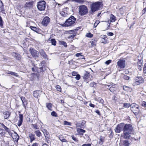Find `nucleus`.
Wrapping results in <instances>:
<instances>
[{
	"label": "nucleus",
	"instance_id": "27",
	"mask_svg": "<svg viewBox=\"0 0 146 146\" xmlns=\"http://www.w3.org/2000/svg\"><path fill=\"white\" fill-rule=\"evenodd\" d=\"M14 56L15 58L18 60H20L21 59L20 55L18 53H15Z\"/></svg>",
	"mask_w": 146,
	"mask_h": 146
},
{
	"label": "nucleus",
	"instance_id": "33",
	"mask_svg": "<svg viewBox=\"0 0 146 146\" xmlns=\"http://www.w3.org/2000/svg\"><path fill=\"white\" fill-rule=\"evenodd\" d=\"M52 45L55 46L56 44V42L55 39H52L50 40Z\"/></svg>",
	"mask_w": 146,
	"mask_h": 146
},
{
	"label": "nucleus",
	"instance_id": "62",
	"mask_svg": "<svg viewBox=\"0 0 146 146\" xmlns=\"http://www.w3.org/2000/svg\"><path fill=\"white\" fill-rule=\"evenodd\" d=\"M31 146H38L37 143H35L33 144Z\"/></svg>",
	"mask_w": 146,
	"mask_h": 146
},
{
	"label": "nucleus",
	"instance_id": "21",
	"mask_svg": "<svg viewBox=\"0 0 146 146\" xmlns=\"http://www.w3.org/2000/svg\"><path fill=\"white\" fill-rule=\"evenodd\" d=\"M8 72H7V74H10L13 76H15L17 77H19V76L18 75V74L16 72L9 71H8Z\"/></svg>",
	"mask_w": 146,
	"mask_h": 146
},
{
	"label": "nucleus",
	"instance_id": "15",
	"mask_svg": "<svg viewBox=\"0 0 146 146\" xmlns=\"http://www.w3.org/2000/svg\"><path fill=\"white\" fill-rule=\"evenodd\" d=\"M12 138L16 142H17L19 139V136L17 133L14 132L13 134L12 135Z\"/></svg>",
	"mask_w": 146,
	"mask_h": 146
},
{
	"label": "nucleus",
	"instance_id": "40",
	"mask_svg": "<svg viewBox=\"0 0 146 146\" xmlns=\"http://www.w3.org/2000/svg\"><path fill=\"white\" fill-rule=\"evenodd\" d=\"M90 86L91 87L95 88L96 86V83L94 82H92L90 83Z\"/></svg>",
	"mask_w": 146,
	"mask_h": 146
},
{
	"label": "nucleus",
	"instance_id": "23",
	"mask_svg": "<svg viewBox=\"0 0 146 146\" xmlns=\"http://www.w3.org/2000/svg\"><path fill=\"white\" fill-rule=\"evenodd\" d=\"M52 104L50 103H47L46 104V106L47 108L50 110H52Z\"/></svg>",
	"mask_w": 146,
	"mask_h": 146
},
{
	"label": "nucleus",
	"instance_id": "5",
	"mask_svg": "<svg viewBox=\"0 0 146 146\" xmlns=\"http://www.w3.org/2000/svg\"><path fill=\"white\" fill-rule=\"evenodd\" d=\"M46 3L44 1H42L38 2L37 7L40 11L44 10L45 8Z\"/></svg>",
	"mask_w": 146,
	"mask_h": 146
},
{
	"label": "nucleus",
	"instance_id": "45",
	"mask_svg": "<svg viewBox=\"0 0 146 146\" xmlns=\"http://www.w3.org/2000/svg\"><path fill=\"white\" fill-rule=\"evenodd\" d=\"M64 124L66 125H71V123L66 121H64Z\"/></svg>",
	"mask_w": 146,
	"mask_h": 146
},
{
	"label": "nucleus",
	"instance_id": "2",
	"mask_svg": "<svg viewBox=\"0 0 146 146\" xmlns=\"http://www.w3.org/2000/svg\"><path fill=\"white\" fill-rule=\"evenodd\" d=\"M102 4L101 2H96L92 4L91 6V10L89 11L90 14H92L95 11L99 10Z\"/></svg>",
	"mask_w": 146,
	"mask_h": 146
},
{
	"label": "nucleus",
	"instance_id": "7",
	"mask_svg": "<svg viewBox=\"0 0 146 146\" xmlns=\"http://www.w3.org/2000/svg\"><path fill=\"white\" fill-rule=\"evenodd\" d=\"M124 123H122L118 124L115 129V131L116 133H119L121 131H123Z\"/></svg>",
	"mask_w": 146,
	"mask_h": 146
},
{
	"label": "nucleus",
	"instance_id": "55",
	"mask_svg": "<svg viewBox=\"0 0 146 146\" xmlns=\"http://www.w3.org/2000/svg\"><path fill=\"white\" fill-rule=\"evenodd\" d=\"M111 60H108L106 62L105 64L107 65H108L111 62Z\"/></svg>",
	"mask_w": 146,
	"mask_h": 146
},
{
	"label": "nucleus",
	"instance_id": "30",
	"mask_svg": "<svg viewBox=\"0 0 146 146\" xmlns=\"http://www.w3.org/2000/svg\"><path fill=\"white\" fill-rule=\"evenodd\" d=\"M38 91H34L33 92V94L35 98H38V97L39 96V93L38 92Z\"/></svg>",
	"mask_w": 146,
	"mask_h": 146
},
{
	"label": "nucleus",
	"instance_id": "42",
	"mask_svg": "<svg viewBox=\"0 0 146 146\" xmlns=\"http://www.w3.org/2000/svg\"><path fill=\"white\" fill-rule=\"evenodd\" d=\"M130 106V105L129 104L127 103H124L123 104V106L125 108H128Z\"/></svg>",
	"mask_w": 146,
	"mask_h": 146
},
{
	"label": "nucleus",
	"instance_id": "61",
	"mask_svg": "<svg viewBox=\"0 0 146 146\" xmlns=\"http://www.w3.org/2000/svg\"><path fill=\"white\" fill-rule=\"evenodd\" d=\"M4 129L7 132H9L10 130L6 126L4 128Z\"/></svg>",
	"mask_w": 146,
	"mask_h": 146
},
{
	"label": "nucleus",
	"instance_id": "59",
	"mask_svg": "<svg viewBox=\"0 0 146 146\" xmlns=\"http://www.w3.org/2000/svg\"><path fill=\"white\" fill-rule=\"evenodd\" d=\"M82 53H78L76 54V56L77 57H79V56H80L82 55Z\"/></svg>",
	"mask_w": 146,
	"mask_h": 146
},
{
	"label": "nucleus",
	"instance_id": "54",
	"mask_svg": "<svg viewBox=\"0 0 146 146\" xmlns=\"http://www.w3.org/2000/svg\"><path fill=\"white\" fill-rule=\"evenodd\" d=\"M112 99L113 100L114 102H115L117 100V98L116 97V96L114 95L113 96Z\"/></svg>",
	"mask_w": 146,
	"mask_h": 146
},
{
	"label": "nucleus",
	"instance_id": "8",
	"mask_svg": "<svg viewBox=\"0 0 146 146\" xmlns=\"http://www.w3.org/2000/svg\"><path fill=\"white\" fill-rule=\"evenodd\" d=\"M135 82L133 83L134 85H138L144 82V80L143 78L141 77H136L134 79Z\"/></svg>",
	"mask_w": 146,
	"mask_h": 146
},
{
	"label": "nucleus",
	"instance_id": "57",
	"mask_svg": "<svg viewBox=\"0 0 146 146\" xmlns=\"http://www.w3.org/2000/svg\"><path fill=\"white\" fill-rule=\"evenodd\" d=\"M90 43H91L92 46H94L96 45V44L93 41H91L90 42Z\"/></svg>",
	"mask_w": 146,
	"mask_h": 146
},
{
	"label": "nucleus",
	"instance_id": "11",
	"mask_svg": "<svg viewBox=\"0 0 146 146\" xmlns=\"http://www.w3.org/2000/svg\"><path fill=\"white\" fill-rule=\"evenodd\" d=\"M33 1L27 2L25 4L24 7L27 9H30L33 7Z\"/></svg>",
	"mask_w": 146,
	"mask_h": 146
},
{
	"label": "nucleus",
	"instance_id": "48",
	"mask_svg": "<svg viewBox=\"0 0 146 146\" xmlns=\"http://www.w3.org/2000/svg\"><path fill=\"white\" fill-rule=\"evenodd\" d=\"M123 78L125 80H128L130 78L129 76H128L127 75H125L124 76Z\"/></svg>",
	"mask_w": 146,
	"mask_h": 146
},
{
	"label": "nucleus",
	"instance_id": "63",
	"mask_svg": "<svg viewBox=\"0 0 146 146\" xmlns=\"http://www.w3.org/2000/svg\"><path fill=\"white\" fill-rule=\"evenodd\" d=\"M82 146H91V144L90 143L84 144Z\"/></svg>",
	"mask_w": 146,
	"mask_h": 146
},
{
	"label": "nucleus",
	"instance_id": "52",
	"mask_svg": "<svg viewBox=\"0 0 146 146\" xmlns=\"http://www.w3.org/2000/svg\"><path fill=\"white\" fill-rule=\"evenodd\" d=\"M141 105L143 106H145L146 107V102L145 101H143L141 103Z\"/></svg>",
	"mask_w": 146,
	"mask_h": 146
},
{
	"label": "nucleus",
	"instance_id": "1",
	"mask_svg": "<svg viewBox=\"0 0 146 146\" xmlns=\"http://www.w3.org/2000/svg\"><path fill=\"white\" fill-rule=\"evenodd\" d=\"M133 131V128L131 125L124 124L123 130L124 138L128 139L130 137V135Z\"/></svg>",
	"mask_w": 146,
	"mask_h": 146
},
{
	"label": "nucleus",
	"instance_id": "26",
	"mask_svg": "<svg viewBox=\"0 0 146 146\" xmlns=\"http://www.w3.org/2000/svg\"><path fill=\"white\" fill-rule=\"evenodd\" d=\"M34 133L36 134V136L38 137H40L42 134L41 132L38 130L35 131Z\"/></svg>",
	"mask_w": 146,
	"mask_h": 146
},
{
	"label": "nucleus",
	"instance_id": "50",
	"mask_svg": "<svg viewBox=\"0 0 146 146\" xmlns=\"http://www.w3.org/2000/svg\"><path fill=\"white\" fill-rule=\"evenodd\" d=\"M143 71L144 73H146V63L144 65V66L143 68Z\"/></svg>",
	"mask_w": 146,
	"mask_h": 146
},
{
	"label": "nucleus",
	"instance_id": "22",
	"mask_svg": "<svg viewBox=\"0 0 146 146\" xmlns=\"http://www.w3.org/2000/svg\"><path fill=\"white\" fill-rule=\"evenodd\" d=\"M76 126L77 129H78V128H84V125H83L82 123H76Z\"/></svg>",
	"mask_w": 146,
	"mask_h": 146
},
{
	"label": "nucleus",
	"instance_id": "25",
	"mask_svg": "<svg viewBox=\"0 0 146 146\" xmlns=\"http://www.w3.org/2000/svg\"><path fill=\"white\" fill-rule=\"evenodd\" d=\"M21 99L23 102V104L24 106H25V105L27 104V102L26 101L25 98L23 97H21Z\"/></svg>",
	"mask_w": 146,
	"mask_h": 146
},
{
	"label": "nucleus",
	"instance_id": "9",
	"mask_svg": "<svg viewBox=\"0 0 146 146\" xmlns=\"http://www.w3.org/2000/svg\"><path fill=\"white\" fill-rule=\"evenodd\" d=\"M50 22V19L47 16H46L43 19L42 23L44 26H46Z\"/></svg>",
	"mask_w": 146,
	"mask_h": 146
},
{
	"label": "nucleus",
	"instance_id": "32",
	"mask_svg": "<svg viewBox=\"0 0 146 146\" xmlns=\"http://www.w3.org/2000/svg\"><path fill=\"white\" fill-rule=\"evenodd\" d=\"M106 37L105 36H103V37H101V41L102 43H103L104 44H106V43L107 41L106 40Z\"/></svg>",
	"mask_w": 146,
	"mask_h": 146
},
{
	"label": "nucleus",
	"instance_id": "29",
	"mask_svg": "<svg viewBox=\"0 0 146 146\" xmlns=\"http://www.w3.org/2000/svg\"><path fill=\"white\" fill-rule=\"evenodd\" d=\"M123 89L124 90L129 91L131 90V88L128 86H124L123 87Z\"/></svg>",
	"mask_w": 146,
	"mask_h": 146
},
{
	"label": "nucleus",
	"instance_id": "10",
	"mask_svg": "<svg viewBox=\"0 0 146 146\" xmlns=\"http://www.w3.org/2000/svg\"><path fill=\"white\" fill-rule=\"evenodd\" d=\"M29 52L34 57H37L38 56V54L37 51L34 49L33 48H30L29 49Z\"/></svg>",
	"mask_w": 146,
	"mask_h": 146
},
{
	"label": "nucleus",
	"instance_id": "20",
	"mask_svg": "<svg viewBox=\"0 0 146 146\" xmlns=\"http://www.w3.org/2000/svg\"><path fill=\"white\" fill-rule=\"evenodd\" d=\"M106 86V87L107 86L109 88V90L111 92H113L115 90V88L112 85H107Z\"/></svg>",
	"mask_w": 146,
	"mask_h": 146
},
{
	"label": "nucleus",
	"instance_id": "51",
	"mask_svg": "<svg viewBox=\"0 0 146 146\" xmlns=\"http://www.w3.org/2000/svg\"><path fill=\"white\" fill-rule=\"evenodd\" d=\"M4 131V130L3 129L0 128V134L2 135H4V133L3 131Z\"/></svg>",
	"mask_w": 146,
	"mask_h": 146
},
{
	"label": "nucleus",
	"instance_id": "47",
	"mask_svg": "<svg viewBox=\"0 0 146 146\" xmlns=\"http://www.w3.org/2000/svg\"><path fill=\"white\" fill-rule=\"evenodd\" d=\"M56 88L57 90L58 91H60V92L61 91V87L59 85H57L56 86Z\"/></svg>",
	"mask_w": 146,
	"mask_h": 146
},
{
	"label": "nucleus",
	"instance_id": "19",
	"mask_svg": "<svg viewBox=\"0 0 146 146\" xmlns=\"http://www.w3.org/2000/svg\"><path fill=\"white\" fill-rule=\"evenodd\" d=\"M3 113L4 115V117L5 119L8 118L10 115V113L7 111H3Z\"/></svg>",
	"mask_w": 146,
	"mask_h": 146
},
{
	"label": "nucleus",
	"instance_id": "60",
	"mask_svg": "<svg viewBox=\"0 0 146 146\" xmlns=\"http://www.w3.org/2000/svg\"><path fill=\"white\" fill-rule=\"evenodd\" d=\"M76 36V34L75 33H74V34H73L72 35L70 36H69V37L70 38H73Z\"/></svg>",
	"mask_w": 146,
	"mask_h": 146
},
{
	"label": "nucleus",
	"instance_id": "13",
	"mask_svg": "<svg viewBox=\"0 0 146 146\" xmlns=\"http://www.w3.org/2000/svg\"><path fill=\"white\" fill-rule=\"evenodd\" d=\"M131 108V111H134V109H136V111H139V106L138 105L136 104L135 103H133L130 105Z\"/></svg>",
	"mask_w": 146,
	"mask_h": 146
},
{
	"label": "nucleus",
	"instance_id": "4",
	"mask_svg": "<svg viewBox=\"0 0 146 146\" xmlns=\"http://www.w3.org/2000/svg\"><path fill=\"white\" fill-rule=\"evenodd\" d=\"M88 13V8L86 5H82L78 7V13L80 15H86Z\"/></svg>",
	"mask_w": 146,
	"mask_h": 146
},
{
	"label": "nucleus",
	"instance_id": "39",
	"mask_svg": "<svg viewBox=\"0 0 146 146\" xmlns=\"http://www.w3.org/2000/svg\"><path fill=\"white\" fill-rule=\"evenodd\" d=\"M93 35L90 33H88L86 34V36L90 38L92 37Z\"/></svg>",
	"mask_w": 146,
	"mask_h": 146
},
{
	"label": "nucleus",
	"instance_id": "28",
	"mask_svg": "<svg viewBox=\"0 0 146 146\" xmlns=\"http://www.w3.org/2000/svg\"><path fill=\"white\" fill-rule=\"evenodd\" d=\"M45 64V62L44 61H42L40 63V66L41 67H40V68L41 70H41L42 72V71H43L42 70H43V67L44 66ZM40 71H41V70H40Z\"/></svg>",
	"mask_w": 146,
	"mask_h": 146
},
{
	"label": "nucleus",
	"instance_id": "16",
	"mask_svg": "<svg viewBox=\"0 0 146 146\" xmlns=\"http://www.w3.org/2000/svg\"><path fill=\"white\" fill-rule=\"evenodd\" d=\"M90 74L87 71H85V73L84 75L83 76V78L85 80V81H86V80L88 79L89 78Z\"/></svg>",
	"mask_w": 146,
	"mask_h": 146
},
{
	"label": "nucleus",
	"instance_id": "49",
	"mask_svg": "<svg viewBox=\"0 0 146 146\" xmlns=\"http://www.w3.org/2000/svg\"><path fill=\"white\" fill-rule=\"evenodd\" d=\"M3 25V20L1 17L0 16V26L1 27H2Z\"/></svg>",
	"mask_w": 146,
	"mask_h": 146
},
{
	"label": "nucleus",
	"instance_id": "38",
	"mask_svg": "<svg viewBox=\"0 0 146 146\" xmlns=\"http://www.w3.org/2000/svg\"><path fill=\"white\" fill-rule=\"evenodd\" d=\"M104 142V138L102 136H101L100 139V141L99 142V143L100 145H102L103 142Z\"/></svg>",
	"mask_w": 146,
	"mask_h": 146
},
{
	"label": "nucleus",
	"instance_id": "24",
	"mask_svg": "<svg viewBox=\"0 0 146 146\" xmlns=\"http://www.w3.org/2000/svg\"><path fill=\"white\" fill-rule=\"evenodd\" d=\"M115 17L112 14H111L110 15V21L111 22H115V20H116Z\"/></svg>",
	"mask_w": 146,
	"mask_h": 146
},
{
	"label": "nucleus",
	"instance_id": "41",
	"mask_svg": "<svg viewBox=\"0 0 146 146\" xmlns=\"http://www.w3.org/2000/svg\"><path fill=\"white\" fill-rule=\"evenodd\" d=\"M60 14H61L62 16L64 17L66 16L67 15V14L66 13H65L63 11H61L60 12Z\"/></svg>",
	"mask_w": 146,
	"mask_h": 146
},
{
	"label": "nucleus",
	"instance_id": "17",
	"mask_svg": "<svg viewBox=\"0 0 146 146\" xmlns=\"http://www.w3.org/2000/svg\"><path fill=\"white\" fill-rule=\"evenodd\" d=\"M29 137L30 139V142L31 143H32L35 139V135L32 133H29Z\"/></svg>",
	"mask_w": 146,
	"mask_h": 146
},
{
	"label": "nucleus",
	"instance_id": "6",
	"mask_svg": "<svg viewBox=\"0 0 146 146\" xmlns=\"http://www.w3.org/2000/svg\"><path fill=\"white\" fill-rule=\"evenodd\" d=\"M118 68L121 69L125 68V60L120 59L117 63Z\"/></svg>",
	"mask_w": 146,
	"mask_h": 146
},
{
	"label": "nucleus",
	"instance_id": "64",
	"mask_svg": "<svg viewBox=\"0 0 146 146\" xmlns=\"http://www.w3.org/2000/svg\"><path fill=\"white\" fill-rule=\"evenodd\" d=\"M95 112H96L97 113L98 115H100V112L98 110H96L95 111Z\"/></svg>",
	"mask_w": 146,
	"mask_h": 146
},
{
	"label": "nucleus",
	"instance_id": "14",
	"mask_svg": "<svg viewBox=\"0 0 146 146\" xmlns=\"http://www.w3.org/2000/svg\"><path fill=\"white\" fill-rule=\"evenodd\" d=\"M23 115L21 114H20L19 115V119L17 123V125L18 126H20L22 124L23 119Z\"/></svg>",
	"mask_w": 146,
	"mask_h": 146
},
{
	"label": "nucleus",
	"instance_id": "37",
	"mask_svg": "<svg viewBox=\"0 0 146 146\" xmlns=\"http://www.w3.org/2000/svg\"><path fill=\"white\" fill-rule=\"evenodd\" d=\"M59 43L60 44L64 45V47H67V44L65 42L62 41H60Z\"/></svg>",
	"mask_w": 146,
	"mask_h": 146
},
{
	"label": "nucleus",
	"instance_id": "18",
	"mask_svg": "<svg viewBox=\"0 0 146 146\" xmlns=\"http://www.w3.org/2000/svg\"><path fill=\"white\" fill-rule=\"evenodd\" d=\"M77 131L78 133V134L81 136H82L83 135V133H85L86 131L85 130L82 129L78 128V129H77Z\"/></svg>",
	"mask_w": 146,
	"mask_h": 146
},
{
	"label": "nucleus",
	"instance_id": "58",
	"mask_svg": "<svg viewBox=\"0 0 146 146\" xmlns=\"http://www.w3.org/2000/svg\"><path fill=\"white\" fill-rule=\"evenodd\" d=\"M113 35V33L112 32H109L107 33V35L109 36H111Z\"/></svg>",
	"mask_w": 146,
	"mask_h": 146
},
{
	"label": "nucleus",
	"instance_id": "12",
	"mask_svg": "<svg viewBox=\"0 0 146 146\" xmlns=\"http://www.w3.org/2000/svg\"><path fill=\"white\" fill-rule=\"evenodd\" d=\"M39 52L40 55L42 56L43 58L45 59H48V56L46 54L44 50L43 49H41L39 50Z\"/></svg>",
	"mask_w": 146,
	"mask_h": 146
},
{
	"label": "nucleus",
	"instance_id": "53",
	"mask_svg": "<svg viewBox=\"0 0 146 146\" xmlns=\"http://www.w3.org/2000/svg\"><path fill=\"white\" fill-rule=\"evenodd\" d=\"M99 22L98 21H97L94 24V27H96L98 25L99 23Z\"/></svg>",
	"mask_w": 146,
	"mask_h": 146
},
{
	"label": "nucleus",
	"instance_id": "3",
	"mask_svg": "<svg viewBox=\"0 0 146 146\" xmlns=\"http://www.w3.org/2000/svg\"><path fill=\"white\" fill-rule=\"evenodd\" d=\"M76 19L73 16H71L66 20L65 23L63 25V26L69 27L72 26L75 23Z\"/></svg>",
	"mask_w": 146,
	"mask_h": 146
},
{
	"label": "nucleus",
	"instance_id": "31",
	"mask_svg": "<svg viewBox=\"0 0 146 146\" xmlns=\"http://www.w3.org/2000/svg\"><path fill=\"white\" fill-rule=\"evenodd\" d=\"M72 1H74L79 3L82 4L86 2L84 0H72Z\"/></svg>",
	"mask_w": 146,
	"mask_h": 146
},
{
	"label": "nucleus",
	"instance_id": "44",
	"mask_svg": "<svg viewBox=\"0 0 146 146\" xmlns=\"http://www.w3.org/2000/svg\"><path fill=\"white\" fill-rule=\"evenodd\" d=\"M31 126L33 128L35 129H38V128L37 126V125L36 124H32Z\"/></svg>",
	"mask_w": 146,
	"mask_h": 146
},
{
	"label": "nucleus",
	"instance_id": "35",
	"mask_svg": "<svg viewBox=\"0 0 146 146\" xmlns=\"http://www.w3.org/2000/svg\"><path fill=\"white\" fill-rule=\"evenodd\" d=\"M123 144L124 146H129V145L128 141L127 140L124 141L123 142Z\"/></svg>",
	"mask_w": 146,
	"mask_h": 146
},
{
	"label": "nucleus",
	"instance_id": "43",
	"mask_svg": "<svg viewBox=\"0 0 146 146\" xmlns=\"http://www.w3.org/2000/svg\"><path fill=\"white\" fill-rule=\"evenodd\" d=\"M51 115L52 116L55 117H56L57 116V114L54 111H52L51 112Z\"/></svg>",
	"mask_w": 146,
	"mask_h": 146
},
{
	"label": "nucleus",
	"instance_id": "56",
	"mask_svg": "<svg viewBox=\"0 0 146 146\" xmlns=\"http://www.w3.org/2000/svg\"><path fill=\"white\" fill-rule=\"evenodd\" d=\"M72 137V139L75 141L77 142L78 141V139L75 137H74V136H73Z\"/></svg>",
	"mask_w": 146,
	"mask_h": 146
},
{
	"label": "nucleus",
	"instance_id": "34",
	"mask_svg": "<svg viewBox=\"0 0 146 146\" xmlns=\"http://www.w3.org/2000/svg\"><path fill=\"white\" fill-rule=\"evenodd\" d=\"M42 132L44 133V136L45 137H46L48 134V132L45 129H44L42 130Z\"/></svg>",
	"mask_w": 146,
	"mask_h": 146
},
{
	"label": "nucleus",
	"instance_id": "46",
	"mask_svg": "<svg viewBox=\"0 0 146 146\" xmlns=\"http://www.w3.org/2000/svg\"><path fill=\"white\" fill-rule=\"evenodd\" d=\"M80 77V75L79 74H77L76 75V77H75V78L77 80H79Z\"/></svg>",
	"mask_w": 146,
	"mask_h": 146
},
{
	"label": "nucleus",
	"instance_id": "36",
	"mask_svg": "<svg viewBox=\"0 0 146 146\" xmlns=\"http://www.w3.org/2000/svg\"><path fill=\"white\" fill-rule=\"evenodd\" d=\"M30 28L31 30L35 32H37L38 31V29L36 27L31 26Z\"/></svg>",
	"mask_w": 146,
	"mask_h": 146
}]
</instances>
